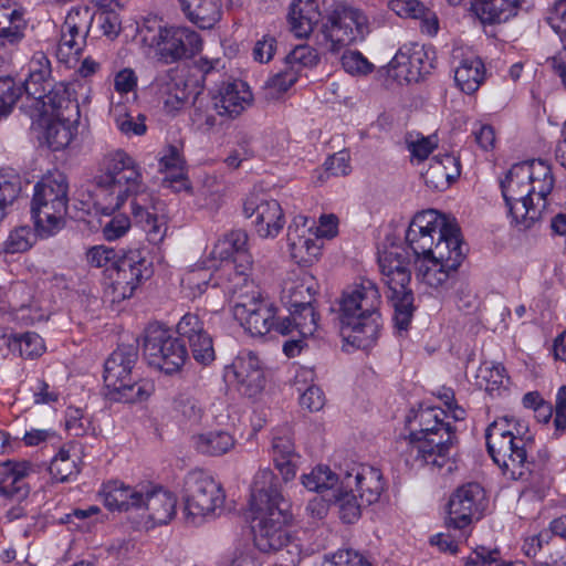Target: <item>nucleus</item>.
<instances>
[{
    "label": "nucleus",
    "mask_w": 566,
    "mask_h": 566,
    "mask_svg": "<svg viewBox=\"0 0 566 566\" xmlns=\"http://www.w3.org/2000/svg\"><path fill=\"white\" fill-rule=\"evenodd\" d=\"M96 205L104 214H112L129 201L134 222L153 244L160 243L167 233L163 202L147 190L136 161L124 150L107 154L102 174L96 177Z\"/></svg>",
    "instance_id": "obj_1"
},
{
    "label": "nucleus",
    "mask_w": 566,
    "mask_h": 566,
    "mask_svg": "<svg viewBox=\"0 0 566 566\" xmlns=\"http://www.w3.org/2000/svg\"><path fill=\"white\" fill-rule=\"evenodd\" d=\"M302 484L317 493L331 492L326 497L338 506L339 517L352 524L361 515V509L376 503L384 490L380 471L374 468L345 472L343 476L328 467L318 465L304 474Z\"/></svg>",
    "instance_id": "obj_2"
},
{
    "label": "nucleus",
    "mask_w": 566,
    "mask_h": 566,
    "mask_svg": "<svg viewBox=\"0 0 566 566\" xmlns=\"http://www.w3.org/2000/svg\"><path fill=\"white\" fill-rule=\"evenodd\" d=\"M380 303L379 290L369 279H361L343 291L339 322L340 335L347 344L364 350L376 344L382 326Z\"/></svg>",
    "instance_id": "obj_3"
},
{
    "label": "nucleus",
    "mask_w": 566,
    "mask_h": 566,
    "mask_svg": "<svg viewBox=\"0 0 566 566\" xmlns=\"http://www.w3.org/2000/svg\"><path fill=\"white\" fill-rule=\"evenodd\" d=\"M282 478L270 469L254 475L249 500L254 544L263 553H276L283 547V511L281 510Z\"/></svg>",
    "instance_id": "obj_4"
},
{
    "label": "nucleus",
    "mask_w": 566,
    "mask_h": 566,
    "mask_svg": "<svg viewBox=\"0 0 566 566\" xmlns=\"http://www.w3.org/2000/svg\"><path fill=\"white\" fill-rule=\"evenodd\" d=\"M138 361L136 344L119 345L104 364L105 397L115 402L135 403L147 400L155 391L154 381L140 378L134 368Z\"/></svg>",
    "instance_id": "obj_5"
},
{
    "label": "nucleus",
    "mask_w": 566,
    "mask_h": 566,
    "mask_svg": "<svg viewBox=\"0 0 566 566\" xmlns=\"http://www.w3.org/2000/svg\"><path fill=\"white\" fill-rule=\"evenodd\" d=\"M69 203V182L62 172L44 176L34 186L31 216L41 238L57 233L65 226Z\"/></svg>",
    "instance_id": "obj_6"
},
{
    "label": "nucleus",
    "mask_w": 566,
    "mask_h": 566,
    "mask_svg": "<svg viewBox=\"0 0 566 566\" xmlns=\"http://www.w3.org/2000/svg\"><path fill=\"white\" fill-rule=\"evenodd\" d=\"M409 263L403 252L389 251L379 258L382 281L387 286L386 297L394 308V322L399 331L408 329L416 311L415 295L409 287Z\"/></svg>",
    "instance_id": "obj_7"
},
{
    "label": "nucleus",
    "mask_w": 566,
    "mask_h": 566,
    "mask_svg": "<svg viewBox=\"0 0 566 566\" xmlns=\"http://www.w3.org/2000/svg\"><path fill=\"white\" fill-rule=\"evenodd\" d=\"M488 452L504 475L512 480H527L530 464H525L523 440H514L509 417L493 421L485 430Z\"/></svg>",
    "instance_id": "obj_8"
},
{
    "label": "nucleus",
    "mask_w": 566,
    "mask_h": 566,
    "mask_svg": "<svg viewBox=\"0 0 566 566\" xmlns=\"http://www.w3.org/2000/svg\"><path fill=\"white\" fill-rule=\"evenodd\" d=\"M321 32L329 43V51L335 53L365 39L369 33L368 18L363 10L336 1L325 10Z\"/></svg>",
    "instance_id": "obj_9"
},
{
    "label": "nucleus",
    "mask_w": 566,
    "mask_h": 566,
    "mask_svg": "<svg viewBox=\"0 0 566 566\" xmlns=\"http://www.w3.org/2000/svg\"><path fill=\"white\" fill-rule=\"evenodd\" d=\"M462 241L461 230L454 219L434 209L417 212L406 231V242L413 254L434 249L437 242Z\"/></svg>",
    "instance_id": "obj_10"
},
{
    "label": "nucleus",
    "mask_w": 566,
    "mask_h": 566,
    "mask_svg": "<svg viewBox=\"0 0 566 566\" xmlns=\"http://www.w3.org/2000/svg\"><path fill=\"white\" fill-rule=\"evenodd\" d=\"M185 515L188 523L200 524L205 517L221 511L226 500L220 483L203 471H191L184 483Z\"/></svg>",
    "instance_id": "obj_11"
},
{
    "label": "nucleus",
    "mask_w": 566,
    "mask_h": 566,
    "mask_svg": "<svg viewBox=\"0 0 566 566\" xmlns=\"http://www.w3.org/2000/svg\"><path fill=\"white\" fill-rule=\"evenodd\" d=\"M417 280L431 287H439L457 271L465 258L463 241L437 242L434 249L423 254H413Z\"/></svg>",
    "instance_id": "obj_12"
},
{
    "label": "nucleus",
    "mask_w": 566,
    "mask_h": 566,
    "mask_svg": "<svg viewBox=\"0 0 566 566\" xmlns=\"http://www.w3.org/2000/svg\"><path fill=\"white\" fill-rule=\"evenodd\" d=\"M144 356L151 367L172 375L186 363L188 350L181 339L156 323L145 329Z\"/></svg>",
    "instance_id": "obj_13"
},
{
    "label": "nucleus",
    "mask_w": 566,
    "mask_h": 566,
    "mask_svg": "<svg viewBox=\"0 0 566 566\" xmlns=\"http://www.w3.org/2000/svg\"><path fill=\"white\" fill-rule=\"evenodd\" d=\"M50 62L43 53L33 56L30 63L29 76L22 86H17L11 77H0V119L7 116L15 102L25 93L33 104L43 97L50 83Z\"/></svg>",
    "instance_id": "obj_14"
},
{
    "label": "nucleus",
    "mask_w": 566,
    "mask_h": 566,
    "mask_svg": "<svg viewBox=\"0 0 566 566\" xmlns=\"http://www.w3.org/2000/svg\"><path fill=\"white\" fill-rule=\"evenodd\" d=\"M153 275L151 263L139 250H132L118 258L108 274L111 284L105 294L112 303H119L134 295L140 284Z\"/></svg>",
    "instance_id": "obj_15"
},
{
    "label": "nucleus",
    "mask_w": 566,
    "mask_h": 566,
    "mask_svg": "<svg viewBox=\"0 0 566 566\" xmlns=\"http://www.w3.org/2000/svg\"><path fill=\"white\" fill-rule=\"evenodd\" d=\"M233 316L251 335L263 336L275 328L283 335V326L277 324V307L260 298L256 292L251 295L233 290Z\"/></svg>",
    "instance_id": "obj_16"
},
{
    "label": "nucleus",
    "mask_w": 566,
    "mask_h": 566,
    "mask_svg": "<svg viewBox=\"0 0 566 566\" xmlns=\"http://www.w3.org/2000/svg\"><path fill=\"white\" fill-rule=\"evenodd\" d=\"M458 443L454 428L449 423L421 436L407 446L406 463L419 462L438 469L449 461L451 449Z\"/></svg>",
    "instance_id": "obj_17"
},
{
    "label": "nucleus",
    "mask_w": 566,
    "mask_h": 566,
    "mask_svg": "<svg viewBox=\"0 0 566 566\" xmlns=\"http://www.w3.org/2000/svg\"><path fill=\"white\" fill-rule=\"evenodd\" d=\"M486 506L485 491L479 483L469 482L459 486L448 502L446 527L463 531L482 517Z\"/></svg>",
    "instance_id": "obj_18"
},
{
    "label": "nucleus",
    "mask_w": 566,
    "mask_h": 566,
    "mask_svg": "<svg viewBox=\"0 0 566 566\" xmlns=\"http://www.w3.org/2000/svg\"><path fill=\"white\" fill-rule=\"evenodd\" d=\"M150 45L157 46V53L165 63H174L197 54L202 46L200 35L187 27H170L159 30Z\"/></svg>",
    "instance_id": "obj_19"
},
{
    "label": "nucleus",
    "mask_w": 566,
    "mask_h": 566,
    "mask_svg": "<svg viewBox=\"0 0 566 566\" xmlns=\"http://www.w3.org/2000/svg\"><path fill=\"white\" fill-rule=\"evenodd\" d=\"M243 213L254 218L255 231L261 238H274L282 229L283 209L265 192H251L243 202Z\"/></svg>",
    "instance_id": "obj_20"
},
{
    "label": "nucleus",
    "mask_w": 566,
    "mask_h": 566,
    "mask_svg": "<svg viewBox=\"0 0 566 566\" xmlns=\"http://www.w3.org/2000/svg\"><path fill=\"white\" fill-rule=\"evenodd\" d=\"M248 233L244 230H233L218 240L211 256L224 262V268L234 270L235 275L247 282V276L252 266V258L247 248Z\"/></svg>",
    "instance_id": "obj_21"
},
{
    "label": "nucleus",
    "mask_w": 566,
    "mask_h": 566,
    "mask_svg": "<svg viewBox=\"0 0 566 566\" xmlns=\"http://www.w3.org/2000/svg\"><path fill=\"white\" fill-rule=\"evenodd\" d=\"M143 496L138 499L136 512L146 525L154 527L169 523L176 515V496L153 484H142Z\"/></svg>",
    "instance_id": "obj_22"
},
{
    "label": "nucleus",
    "mask_w": 566,
    "mask_h": 566,
    "mask_svg": "<svg viewBox=\"0 0 566 566\" xmlns=\"http://www.w3.org/2000/svg\"><path fill=\"white\" fill-rule=\"evenodd\" d=\"M224 377L234 382L237 389L247 397H255L264 388V375L258 356L250 350L240 352L226 367Z\"/></svg>",
    "instance_id": "obj_23"
},
{
    "label": "nucleus",
    "mask_w": 566,
    "mask_h": 566,
    "mask_svg": "<svg viewBox=\"0 0 566 566\" xmlns=\"http://www.w3.org/2000/svg\"><path fill=\"white\" fill-rule=\"evenodd\" d=\"M310 290L303 285L291 289L286 304L289 316H285V336L296 331L303 337H308L316 331L317 318Z\"/></svg>",
    "instance_id": "obj_24"
},
{
    "label": "nucleus",
    "mask_w": 566,
    "mask_h": 566,
    "mask_svg": "<svg viewBox=\"0 0 566 566\" xmlns=\"http://www.w3.org/2000/svg\"><path fill=\"white\" fill-rule=\"evenodd\" d=\"M253 101V95L248 84L237 80L223 82L211 93L212 107L218 115L235 118Z\"/></svg>",
    "instance_id": "obj_25"
},
{
    "label": "nucleus",
    "mask_w": 566,
    "mask_h": 566,
    "mask_svg": "<svg viewBox=\"0 0 566 566\" xmlns=\"http://www.w3.org/2000/svg\"><path fill=\"white\" fill-rule=\"evenodd\" d=\"M32 107L41 119L56 117L70 120V117H80L78 103L64 83L53 85Z\"/></svg>",
    "instance_id": "obj_26"
},
{
    "label": "nucleus",
    "mask_w": 566,
    "mask_h": 566,
    "mask_svg": "<svg viewBox=\"0 0 566 566\" xmlns=\"http://www.w3.org/2000/svg\"><path fill=\"white\" fill-rule=\"evenodd\" d=\"M31 472L32 464L28 461L0 463V495L14 501L24 500L30 493L25 479Z\"/></svg>",
    "instance_id": "obj_27"
},
{
    "label": "nucleus",
    "mask_w": 566,
    "mask_h": 566,
    "mask_svg": "<svg viewBox=\"0 0 566 566\" xmlns=\"http://www.w3.org/2000/svg\"><path fill=\"white\" fill-rule=\"evenodd\" d=\"M461 172L460 160L452 154L434 156L426 172L422 174L426 185L434 190L448 188Z\"/></svg>",
    "instance_id": "obj_28"
},
{
    "label": "nucleus",
    "mask_w": 566,
    "mask_h": 566,
    "mask_svg": "<svg viewBox=\"0 0 566 566\" xmlns=\"http://www.w3.org/2000/svg\"><path fill=\"white\" fill-rule=\"evenodd\" d=\"M99 495L104 505L112 511H135L138 499L143 496V489L142 484L130 486L122 481L112 480L103 484Z\"/></svg>",
    "instance_id": "obj_29"
},
{
    "label": "nucleus",
    "mask_w": 566,
    "mask_h": 566,
    "mask_svg": "<svg viewBox=\"0 0 566 566\" xmlns=\"http://www.w3.org/2000/svg\"><path fill=\"white\" fill-rule=\"evenodd\" d=\"M319 18L316 0H292L287 20L290 32L297 39H306Z\"/></svg>",
    "instance_id": "obj_30"
},
{
    "label": "nucleus",
    "mask_w": 566,
    "mask_h": 566,
    "mask_svg": "<svg viewBox=\"0 0 566 566\" xmlns=\"http://www.w3.org/2000/svg\"><path fill=\"white\" fill-rule=\"evenodd\" d=\"M522 0H471V10L483 24L506 22L517 14Z\"/></svg>",
    "instance_id": "obj_31"
},
{
    "label": "nucleus",
    "mask_w": 566,
    "mask_h": 566,
    "mask_svg": "<svg viewBox=\"0 0 566 566\" xmlns=\"http://www.w3.org/2000/svg\"><path fill=\"white\" fill-rule=\"evenodd\" d=\"M532 172L528 167L520 163L513 165L501 181V191L505 203L512 200H525L534 196V188L531 186Z\"/></svg>",
    "instance_id": "obj_32"
},
{
    "label": "nucleus",
    "mask_w": 566,
    "mask_h": 566,
    "mask_svg": "<svg viewBox=\"0 0 566 566\" xmlns=\"http://www.w3.org/2000/svg\"><path fill=\"white\" fill-rule=\"evenodd\" d=\"M186 17L200 29H211L221 19L222 0H180Z\"/></svg>",
    "instance_id": "obj_33"
},
{
    "label": "nucleus",
    "mask_w": 566,
    "mask_h": 566,
    "mask_svg": "<svg viewBox=\"0 0 566 566\" xmlns=\"http://www.w3.org/2000/svg\"><path fill=\"white\" fill-rule=\"evenodd\" d=\"M78 120L80 117H70V120L56 117L44 118V138L49 148L53 151L66 148L77 135Z\"/></svg>",
    "instance_id": "obj_34"
},
{
    "label": "nucleus",
    "mask_w": 566,
    "mask_h": 566,
    "mask_svg": "<svg viewBox=\"0 0 566 566\" xmlns=\"http://www.w3.org/2000/svg\"><path fill=\"white\" fill-rule=\"evenodd\" d=\"M151 86L168 112L180 109L188 98L186 87L174 77L171 71L158 75Z\"/></svg>",
    "instance_id": "obj_35"
},
{
    "label": "nucleus",
    "mask_w": 566,
    "mask_h": 566,
    "mask_svg": "<svg viewBox=\"0 0 566 566\" xmlns=\"http://www.w3.org/2000/svg\"><path fill=\"white\" fill-rule=\"evenodd\" d=\"M389 8L397 15L402 18L421 19L422 29L430 35L436 34L438 31V19L419 0H391Z\"/></svg>",
    "instance_id": "obj_36"
},
{
    "label": "nucleus",
    "mask_w": 566,
    "mask_h": 566,
    "mask_svg": "<svg viewBox=\"0 0 566 566\" xmlns=\"http://www.w3.org/2000/svg\"><path fill=\"white\" fill-rule=\"evenodd\" d=\"M485 69L480 57H469L461 61L454 71V81L462 92L472 94L482 84Z\"/></svg>",
    "instance_id": "obj_37"
},
{
    "label": "nucleus",
    "mask_w": 566,
    "mask_h": 566,
    "mask_svg": "<svg viewBox=\"0 0 566 566\" xmlns=\"http://www.w3.org/2000/svg\"><path fill=\"white\" fill-rule=\"evenodd\" d=\"M234 443V438L223 430L208 431L193 437L196 450L211 457H219L229 452Z\"/></svg>",
    "instance_id": "obj_38"
},
{
    "label": "nucleus",
    "mask_w": 566,
    "mask_h": 566,
    "mask_svg": "<svg viewBox=\"0 0 566 566\" xmlns=\"http://www.w3.org/2000/svg\"><path fill=\"white\" fill-rule=\"evenodd\" d=\"M511 223L518 230H527L542 219V208L534 205V198L525 200H512L505 203Z\"/></svg>",
    "instance_id": "obj_39"
},
{
    "label": "nucleus",
    "mask_w": 566,
    "mask_h": 566,
    "mask_svg": "<svg viewBox=\"0 0 566 566\" xmlns=\"http://www.w3.org/2000/svg\"><path fill=\"white\" fill-rule=\"evenodd\" d=\"M444 411L440 408H424L420 409L413 418V421L417 423L418 429H411L408 438H405V441L408 443L415 442L416 439L421 438V436H426L430 431L442 428V426L449 424V422H444L443 420Z\"/></svg>",
    "instance_id": "obj_40"
},
{
    "label": "nucleus",
    "mask_w": 566,
    "mask_h": 566,
    "mask_svg": "<svg viewBox=\"0 0 566 566\" xmlns=\"http://www.w3.org/2000/svg\"><path fill=\"white\" fill-rule=\"evenodd\" d=\"M80 11H71L62 27V34L59 43L60 51L66 50V54H80L83 44L85 43V35L80 34V27L77 20Z\"/></svg>",
    "instance_id": "obj_41"
},
{
    "label": "nucleus",
    "mask_w": 566,
    "mask_h": 566,
    "mask_svg": "<svg viewBox=\"0 0 566 566\" xmlns=\"http://www.w3.org/2000/svg\"><path fill=\"white\" fill-rule=\"evenodd\" d=\"M291 261L300 268L312 266L321 255L322 247L317 244V239H302L296 240L291 238L289 241Z\"/></svg>",
    "instance_id": "obj_42"
},
{
    "label": "nucleus",
    "mask_w": 566,
    "mask_h": 566,
    "mask_svg": "<svg viewBox=\"0 0 566 566\" xmlns=\"http://www.w3.org/2000/svg\"><path fill=\"white\" fill-rule=\"evenodd\" d=\"M312 376V371L303 369L301 374L296 375L295 380L292 385V389H295L300 395L298 400L302 408L308 409L310 411H319L325 405V396L322 389L317 386L311 385L306 387L304 391L303 387L298 386L301 382L300 377L303 378V382L307 381V378Z\"/></svg>",
    "instance_id": "obj_43"
},
{
    "label": "nucleus",
    "mask_w": 566,
    "mask_h": 566,
    "mask_svg": "<svg viewBox=\"0 0 566 566\" xmlns=\"http://www.w3.org/2000/svg\"><path fill=\"white\" fill-rule=\"evenodd\" d=\"M9 347L19 350L22 357L30 359L41 356L45 349L42 337L33 332L11 335Z\"/></svg>",
    "instance_id": "obj_44"
},
{
    "label": "nucleus",
    "mask_w": 566,
    "mask_h": 566,
    "mask_svg": "<svg viewBox=\"0 0 566 566\" xmlns=\"http://www.w3.org/2000/svg\"><path fill=\"white\" fill-rule=\"evenodd\" d=\"M50 474L57 482H66L72 476L78 474L80 469L74 459H71L70 452L64 448L60 449L52 459L49 467Z\"/></svg>",
    "instance_id": "obj_45"
},
{
    "label": "nucleus",
    "mask_w": 566,
    "mask_h": 566,
    "mask_svg": "<svg viewBox=\"0 0 566 566\" xmlns=\"http://www.w3.org/2000/svg\"><path fill=\"white\" fill-rule=\"evenodd\" d=\"M193 359L202 365L208 366L216 359L212 337L207 334L196 337L188 342Z\"/></svg>",
    "instance_id": "obj_46"
},
{
    "label": "nucleus",
    "mask_w": 566,
    "mask_h": 566,
    "mask_svg": "<svg viewBox=\"0 0 566 566\" xmlns=\"http://www.w3.org/2000/svg\"><path fill=\"white\" fill-rule=\"evenodd\" d=\"M34 240V233L29 227H20L10 232L4 250L8 253H20L29 250Z\"/></svg>",
    "instance_id": "obj_47"
},
{
    "label": "nucleus",
    "mask_w": 566,
    "mask_h": 566,
    "mask_svg": "<svg viewBox=\"0 0 566 566\" xmlns=\"http://www.w3.org/2000/svg\"><path fill=\"white\" fill-rule=\"evenodd\" d=\"M86 258L92 266L105 268L111 273L120 256L112 248L97 245L88 250Z\"/></svg>",
    "instance_id": "obj_48"
},
{
    "label": "nucleus",
    "mask_w": 566,
    "mask_h": 566,
    "mask_svg": "<svg viewBox=\"0 0 566 566\" xmlns=\"http://www.w3.org/2000/svg\"><path fill=\"white\" fill-rule=\"evenodd\" d=\"M342 65L353 75H367L374 70V65L358 51L345 52L342 56Z\"/></svg>",
    "instance_id": "obj_49"
},
{
    "label": "nucleus",
    "mask_w": 566,
    "mask_h": 566,
    "mask_svg": "<svg viewBox=\"0 0 566 566\" xmlns=\"http://www.w3.org/2000/svg\"><path fill=\"white\" fill-rule=\"evenodd\" d=\"M177 333L181 338L189 342L201 336V334H207L208 332L205 329V324L197 314L187 313L177 324Z\"/></svg>",
    "instance_id": "obj_50"
},
{
    "label": "nucleus",
    "mask_w": 566,
    "mask_h": 566,
    "mask_svg": "<svg viewBox=\"0 0 566 566\" xmlns=\"http://www.w3.org/2000/svg\"><path fill=\"white\" fill-rule=\"evenodd\" d=\"M212 275L209 271L203 269L191 270L182 279V285L190 291L192 297H198L209 286Z\"/></svg>",
    "instance_id": "obj_51"
},
{
    "label": "nucleus",
    "mask_w": 566,
    "mask_h": 566,
    "mask_svg": "<svg viewBox=\"0 0 566 566\" xmlns=\"http://www.w3.org/2000/svg\"><path fill=\"white\" fill-rule=\"evenodd\" d=\"M371 564L358 552L353 549H339L325 557L323 566H370Z\"/></svg>",
    "instance_id": "obj_52"
},
{
    "label": "nucleus",
    "mask_w": 566,
    "mask_h": 566,
    "mask_svg": "<svg viewBox=\"0 0 566 566\" xmlns=\"http://www.w3.org/2000/svg\"><path fill=\"white\" fill-rule=\"evenodd\" d=\"M160 166L166 171H171L174 181L184 179L185 159L176 146H169L167 153L160 159Z\"/></svg>",
    "instance_id": "obj_53"
},
{
    "label": "nucleus",
    "mask_w": 566,
    "mask_h": 566,
    "mask_svg": "<svg viewBox=\"0 0 566 566\" xmlns=\"http://www.w3.org/2000/svg\"><path fill=\"white\" fill-rule=\"evenodd\" d=\"M176 410L188 421L198 423L203 415V409L199 401L189 396H179L176 400Z\"/></svg>",
    "instance_id": "obj_54"
},
{
    "label": "nucleus",
    "mask_w": 566,
    "mask_h": 566,
    "mask_svg": "<svg viewBox=\"0 0 566 566\" xmlns=\"http://www.w3.org/2000/svg\"><path fill=\"white\" fill-rule=\"evenodd\" d=\"M277 49V41L271 34H264L258 40L252 49V56L255 62L261 64L269 63Z\"/></svg>",
    "instance_id": "obj_55"
},
{
    "label": "nucleus",
    "mask_w": 566,
    "mask_h": 566,
    "mask_svg": "<svg viewBox=\"0 0 566 566\" xmlns=\"http://www.w3.org/2000/svg\"><path fill=\"white\" fill-rule=\"evenodd\" d=\"M27 22L24 19H18L14 27H0V49L11 50L24 36Z\"/></svg>",
    "instance_id": "obj_56"
},
{
    "label": "nucleus",
    "mask_w": 566,
    "mask_h": 566,
    "mask_svg": "<svg viewBox=\"0 0 566 566\" xmlns=\"http://www.w3.org/2000/svg\"><path fill=\"white\" fill-rule=\"evenodd\" d=\"M130 228V219L126 213L114 216L103 227L104 238L108 241L117 240L123 237Z\"/></svg>",
    "instance_id": "obj_57"
},
{
    "label": "nucleus",
    "mask_w": 566,
    "mask_h": 566,
    "mask_svg": "<svg viewBox=\"0 0 566 566\" xmlns=\"http://www.w3.org/2000/svg\"><path fill=\"white\" fill-rule=\"evenodd\" d=\"M139 122L128 114H118L115 117L116 127L125 135L140 136L146 133V125L144 124V116L138 115Z\"/></svg>",
    "instance_id": "obj_58"
},
{
    "label": "nucleus",
    "mask_w": 566,
    "mask_h": 566,
    "mask_svg": "<svg viewBox=\"0 0 566 566\" xmlns=\"http://www.w3.org/2000/svg\"><path fill=\"white\" fill-rule=\"evenodd\" d=\"M96 19L104 35L114 39L119 34L122 30L120 19L115 11H101L97 13Z\"/></svg>",
    "instance_id": "obj_59"
},
{
    "label": "nucleus",
    "mask_w": 566,
    "mask_h": 566,
    "mask_svg": "<svg viewBox=\"0 0 566 566\" xmlns=\"http://www.w3.org/2000/svg\"><path fill=\"white\" fill-rule=\"evenodd\" d=\"M18 19H24L22 8L13 0H0V27H14Z\"/></svg>",
    "instance_id": "obj_60"
},
{
    "label": "nucleus",
    "mask_w": 566,
    "mask_h": 566,
    "mask_svg": "<svg viewBox=\"0 0 566 566\" xmlns=\"http://www.w3.org/2000/svg\"><path fill=\"white\" fill-rule=\"evenodd\" d=\"M408 149L412 154L413 157L419 160H423L428 158L429 154L437 146V143L433 140V137L428 136H417V139H412L411 136L407 138Z\"/></svg>",
    "instance_id": "obj_61"
},
{
    "label": "nucleus",
    "mask_w": 566,
    "mask_h": 566,
    "mask_svg": "<svg viewBox=\"0 0 566 566\" xmlns=\"http://www.w3.org/2000/svg\"><path fill=\"white\" fill-rule=\"evenodd\" d=\"M499 549L480 546L468 557L465 566H491L497 560Z\"/></svg>",
    "instance_id": "obj_62"
},
{
    "label": "nucleus",
    "mask_w": 566,
    "mask_h": 566,
    "mask_svg": "<svg viewBox=\"0 0 566 566\" xmlns=\"http://www.w3.org/2000/svg\"><path fill=\"white\" fill-rule=\"evenodd\" d=\"M547 22L556 33L566 38V0H558L555 3Z\"/></svg>",
    "instance_id": "obj_63"
},
{
    "label": "nucleus",
    "mask_w": 566,
    "mask_h": 566,
    "mask_svg": "<svg viewBox=\"0 0 566 566\" xmlns=\"http://www.w3.org/2000/svg\"><path fill=\"white\" fill-rule=\"evenodd\" d=\"M554 426L557 432H566V385L556 395Z\"/></svg>",
    "instance_id": "obj_64"
}]
</instances>
